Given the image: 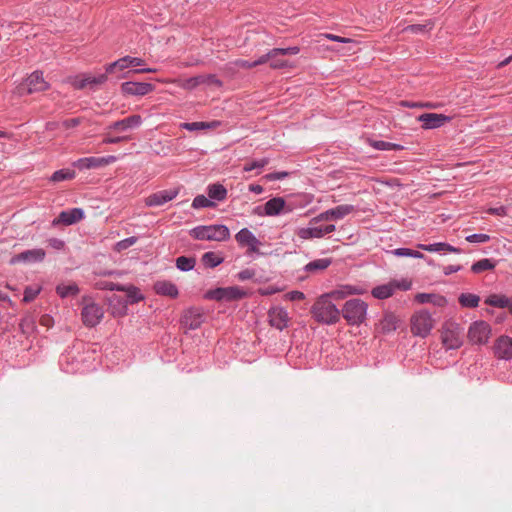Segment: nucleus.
Segmentation results:
<instances>
[{
    "label": "nucleus",
    "mask_w": 512,
    "mask_h": 512,
    "mask_svg": "<svg viewBox=\"0 0 512 512\" xmlns=\"http://www.w3.org/2000/svg\"><path fill=\"white\" fill-rule=\"evenodd\" d=\"M235 239L240 246L248 247L249 253H257L259 252L258 246L260 245V241L255 237V235L248 230L247 228L241 229L236 235Z\"/></svg>",
    "instance_id": "obj_16"
},
{
    "label": "nucleus",
    "mask_w": 512,
    "mask_h": 512,
    "mask_svg": "<svg viewBox=\"0 0 512 512\" xmlns=\"http://www.w3.org/2000/svg\"><path fill=\"white\" fill-rule=\"evenodd\" d=\"M354 211V206L349 204H343L339 205L335 208L326 210L319 215L315 216L311 219L310 224H316L322 221H329V220H340L343 219L345 216L349 215Z\"/></svg>",
    "instance_id": "obj_10"
},
{
    "label": "nucleus",
    "mask_w": 512,
    "mask_h": 512,
    "mask_svg": "<svg viewBox=\"0 0 512 512\" xmlns=\"http://www.w3.org/2000/svg\"><path fill=\"white\" fill-rule=\"evenodd\" d=\"M181 87L182 89L192 91L200 85L221 87L222 81L219 80L214 74H201L188 79H173L169 81Z\"/></svg>",
    "instance_id": "obj_5"
},
{
    "label": "nucleus",
    "mask_w": 512,
    "mask_h": 512,
    "mask_svg": "<svg viewBox=\"0 0 512 512\" xmlns=\"http://www.w3.org/2000/svg\"><path fill=\"white\" fill-rule=\"evenodd\" d=\"M130 65H128V62H127V58L126 56L125 57H122L110 64H108L106 66V73L107 74H111L113 73L115 70H119V71H122L126 68H129Z\"/></svg>",
    "instance_id": "obj_42"
},
{
    "label": "nucleus",
    "mask_w": 512,
    "mask_h": 512,
    "mask_svg": "<svg viewBox=\"0 0 512 512\" xmlns=\"http://www.w3.org/2000/svg\"><path fill=\"white\" fill-rule=\"evenodd\" d=\"M275 53H276V52H275V51H272V49H271V50H269L265 55H262V56H261L259 59H257L256 61H253V63H254V67H256V66H258V65L265 64V63H267V62H269V63H270V58H274V56H273V55H274Z\"/></svg>",
    "instance_id": "obj_53"
},
{
    "label": "nucleus",
    "mask_w": 512,
    "mask_h": 512,
    "mask_svg": "<svg viewBox=\"0 0 512 512\" xmlns=\"http://www.w3.org/2000/svg\"><path fill=\"white\" fill-rule=\"evenodd\" d=\"M296 235L302 240L318 238L317 227L310 226L305 228H299L296 230Z\"/></svg>",
    "instance_id": "obj_40"
},
{
    "label": "nucleus",
    "mask_w": 512,
    "mask_h": 512,
    "mask_svg": "<svg viewBox=\"0 0 512 512\" xmlns=\"http://www.w3.org/2000/svg\"><path fill=\"white\" fill-rule=\"evenodd\" d=\"M104 317L103 307L86 297L83 298L81 319L86 327H95Z\"/></svg>",
    "instance_id": "obj_6"
},
{
    "label": "nucleus",
    "mask_w": 512,
    "mask_h": 512,
    "mask_svg": "<svg viewBox=\"0 0 512 512\" xmlns=\"http://www.w3.org/2000/svg\"><path fill=\"white\" fill-rule=\"evenodd\" d=\"M127 294V303L133 304L139 302L144 299L143 295L140 293L139 289L135 286H126L125 291Z\"/></svg>",
    "instance_id": "obj_41"
},
{
    "label": "nucleus",
    "mask_w": 512,
    "mask_h": 512,
    "mask_svg": "<svg viewBox=\"0 0 512 512\" xmlns=\"http://www.w3.org/2000/svg\"><path fill=\"white\" fill-rule=\"evenodd\" d=\"M313 317L325 324H334L340 319L339 309L328 299V296H320L311 308Z\"/></svg>",
    "instance_id": "obj_1"
},
{
    "label": "nucleus",
    "mask_w": 512,
    "mask_h": 512,
    "mask_svg": "<svg viewBox=\"0 0 512 512\" xmlns=\"http://www.w3.org/2000/svg\"><path fill=\"white\" fill-rule=\"evenodd\" d=\"M488 213L498 215V216H505L506 215V208L504 206H499L496 208H489Z\"/></svg>",
    "instance_id": "obj_63"
},
{
    "label": "nucleus",
    "mask_w": 512,
    "mask_h": 512,
    "mask_svg": "<svg viewBox=\"0 0 512 512\" xmlns=\"http://www.w3.org/2000/svg\"><path fill=\"white\" fill-rule=\"evenodd\" d=\"M117 160L116 156L110 155L106 157H85L80 158L73 162V166L80 170L83 169H95L107 166L114 163Z\"/></svg>",
    "instance_id": "obj_11"
},
{
    "label": "nucleus",
    "mask_w": 512,
    "mask_h": 512,
    "mask_svg": "<svg viewBox=\"0 0 512 512\" xmlns=\"http://www.w3.org/2000/svg\"><path fill=\"white\" fill-rule=\"evenodd\" d=\"M255 275V272L251 269H244L241 272L238 273V279L240 281H245L253 278Z\"/></svg>",
    "instance_id": "obj_57"
},
{
    "label": "nucleus",
    "mask_w": 512,
    "mask_h": 512,
    "mask_svg": "<svg viewBox=\"0 0 512 512\" xmlns=\"http://www.w3.org/2000/svg\"><path fill=\"white\" fill-rule=\"evenodd\" d=\"M269 322L271 326L278 330H283L288 326L290 317L288 312L282 307H273L268 312Z\"/></svg>",
    "instance_id": "obj_19"
},
{
    "label": "nucleus",
    "mask_w": 512,
    "mask_h": 512,
    "mask_svg": "<svg viewBox=\"0 0 512 512\" xmlns=\"http://www.w3.org/2000/svg\"><path fill=\"white\" fill-rule=\"evenodd\" d=\"M458 301L462 307L475 308L479 305L480 297L472 293H462Z\"/></svg>",
    "instance_id": "obj_31"
},
{
    "label": "nucleus",
    "mask_w": 512,
    "mask_h": 512,
    "mask_svg": "<svg viewBox=\"0 0 512 512\" xmlns=\"http://www.w3.org/2000/svg\"><path fill=\"white\" fill-rule=\"evenodd\" d=\"M126 58L128 65H130V67H138L145 64V61L142 58L132 56H126Z\"/></svg>",
    "instance_id": "obj_59"
},
{
    "label": "nucleus",
    "mask_w": 512,
    "mask_h": 512,
    "mask_svg": "<svg viewBox=\"0 0 512 512\" xmlns=\"http://www.w3.org/2000/svg\"><path fill=\"white\" fill-rule=\"evenodd\" d=\"M268 163H269L268 158H262L260 160H255V161H252L251 163L245 164L243 169H244V171L249 172L254 169H261V168L265 167L266 165H268Z\"/></svg>",
    "instance_id": "obj_49"
},
{
    "label": "nucleus",
    "mask_w": 512,
    "mask_h": 512,
    "mask_svg": "<svg viewBox=\"0 0 512 512\" xmlns=\"http://www.w3.org/2000/svg\"><path fill=\"white\" fill-rule=\"evenodd\" d=\"M190 235L197 240L225 241L230 231L225 225L198 226L190 231Z\"/></svg>",
    "instance_id": "obj_3"
},
{
    "label": "nucleus",
    "mask_w": 512,
    "mask_h": 512,
    "mask_svg": "<svg viewBox=\"0 0 512 512\" xmlns=\"http://www.w3.org/2000/svg\"><path fill=\"white\" fill-rule=\"evenodd\" d=\"M157 294L175 298L178 296V289L175 284L170 281H157L154 285Z\"/></svg>",
    "instance_id": "obj_26"
},
{
    "label": "nucleus",
    "mask_w": 512,
    "mask_h": 512,
    "mask_svg": "<svg viewBox=\"0 0 512 512\" xmlns=\"http://www.w3.org/2000/svg\"><path fill=\"white\" fill-rule=\"evenodd\" d=\"M415 301L419 304L430 303L436 307H445L447 305L446 297L436 293H417Z\"/></svg>",
    "instance_id": "obj_23"
},
{
    "label": "nucleus",
    "mask_w": 512,
    "mask_h": 512,
    "mask_svg": "<svg viewBox=\"0 0 512 512\" xmlns=\"http://www.w3.org/2000/svg\"><path fill=\"white\" fill-rule=\"evenodd\" d=\"M214 203L206 198L204 195H198L192 202V207L195 209L213 207Z\"/></svg>",
    "instance_id": "obj_46"
},
{
    "label": "nucleus",
    "mask_w": 512,
    "mask_h": 512,
    "mask_svg": "<svg viewBox=\"0 0 512 512\" xmlns=\"http://www.w3.org/2000/svg\"><path fill=\"white\" fill-rule=\"evenodd\" d=\"M56 292L60 297L65 298L70 295H77L79 292V288L75 283H62L56 287Z\"/></svg>",
    "instance_id": "obj_32"
},
{
    "label": "nucleus",
    "mask_w": 512,
    "mask_h": 512,
    "mask_svg": "<svg viewBox=\"0 0 512 512\" xmlns=\"http://www.w3.org/2000/svg\"><path fill=\"white\" fill-rule=\"evenodd\" d=\"M322 36L324 38L328 39V40H331V41H337V42H341V43H350V42H352V40L350 38H345V37L337 36V35H334V34L326 33V34H323Z\"/></svg>",
    "instance_id": "obj_56"
},
{
    "label": "nucleus",
    "mask_w": 512,
    "mask_h": 512,
    "mask_svg": "<svg viewBox=\"0 0 512 512\" xmlns=\"http://www.w3.org/2000/svg\"><path fill=\"white\" fill-rule=\"evenodd\" d=\"M84 81L87 82L88 87L93 88V87L101 85V84H103V83H105L107 81V73L106 74H101V75H98V76H93V75H90V74H85L84 75Z\"/></svg>",
    "instance_id": "obj_45"
},
{
    "label": "nucleus",
    "mask_w": 512,
    "mask_h": 512,
    "mask_svg": "<svg viewBox=\"0 0 512 512\" xmlns=\"http://www.w3.org/2000/svg\"><path fill=\"white\" fill-rule=\"evenodd\" d=\"M441 340L447 349H458L463 343L462 329L455 323H446L441 331Z\"/></svg>",
    "instance_id": "obj_9"
},
{
    "label": "nucleus",
    "mask_w": 512,
    "mask_h": 512,
    "mask_svg": "<svg viewBox=\"0 0 512 512\" xmlns=\"http://www.w3.org/2000/svg\"><path fill=\"white\" fill-rule=\"evenodd\" d=\"M508 297L502 294H491L485 299V303L498 308H506Z\"/></svg>",
    "instance_id": "obj_35"
},
{
    "label": "nucleus",
    "mask_w": 512,
    "mask_h": 512,
    "mask_svg": "<svg viewBox=\"0 0 512 512\" xmlns=\"http://www.w3.org/2000/svg\"><path fill=\"white\" fill-rule=\"evenodd\" d=\"M136 242H137V237L132 236V237H129V238H126V239H123V240L117 242L115 244L114 249L117 252H121V251L133 246Z\"/></svg>",
    "instance_id": "obj_48"
},
{
    "label": "nucleus",
    "mask_w": 512,
    "mask_h": 512,
    "mask_svg": "<svg viewBox=\"0 0 512 512\" xmlns=\"http://www.w3.org/2000/svg\"><path fill=\"white\" fill-rule=\"evenodd\" d=\"M22 88L26 89L27 92L31 94L47 90L49 88V84L44 79L42 72L35 71L27 77L25 82L22 84Z\"/></svg>",
    "instance_id": "obj_12"
},
{
    "label": "nucleus",
    "mask_w": 512,
    "mask_h": 512,
    "mask_svg": "<svg viewBox=\"0 0 512 512\" xmlns=\"http://www.w3.org/2000/svg\"><path fill=\"white\" fill-rule=\"evenodd\" d=\"M371 145L377 150H399L402 147L398 144L385 142V141H373Z\"/></svg>",
    "instance_id": "obj_47"
},
{
    "label": "nucleus",
    "mask_w": 512,
    "mask_h": 512,
    "mask_svg": "<svg viewBox=\"0 0 512 512\" xmlns=\"http://www.w3.org/2000/svg\"><path fill=\"white\" fill-rule=\"evenodd\" d=\"M424 129H435L450 121V117L444 114L424 113L418 117Z\"/></svg>",
    "instance_id": "obj_17"
},
{
    "label": "nucleus",
    "mask_w": 512,
    "mask_h": 512,
    "mask_svg": "<svg viewBox=\"0 0 512 512\" xmlns=\"http://www.w3.org/2000/svg\"><path fill=\"white\" fill-rule=\"evenodd\" d=\"M196 263L195 258L180 256L176 259V267L181 271H190L194 268Z\"/></svg>",
    "instance_id": "obj_38"
},
{
    "label": "nucleus",
    "mask_w": 512,
    "mask_h": 512,
    "mask_svg": "<svg viewBox=\"0 0 512 512\" xmlns=\"http://www.w3.org/2000/svg\"><path fill=\"white\" fill-rule=\"evenodd\" d=\"M178 193L179 191L177 189L162 190L148 196L145 199V204L147 206H160L173 200Z\"/></svg>",
    "instance_id": "obj_20"
},
{
    "label": "nucleus",
    "mask_w": 512,
    "mask_h": 512,
    "mask_svg": "<svg viewBox=\"0 0 512 512\" xmlns=\"http://www.w3.org/2000/svg\"><path fill=\"white\" fill-rule=\"evenodd\" d=\"M142 123V118L140 115H132L123 120L114 122L110 128L114 130H126L128 128L137 127Z\"/></svg>",
    "instance_id": "obj_28"
},
{
    "label": "nucleus",
    "mask_w": 512,
    "mask_h": 512,
    "mask_svg": "<svg viewBox=\"0 0 512 512\" xmlns=\"http://www.w3.org/2000/svg\"><path fill=\"white\" fill-rule=\"evenodd\" d=\"M367 304L361 299L347 301L342 309L344 319L351 325H358L365 320Z\"/></svg>",
    "instance_id": "obj_4"
},
{
    "label": "nucleus",
    "mask_w": 512,
    "mask_h": 512,
    "mask_svg": "<svg viewBox=\"0 0 512 512\" xmlns=\"http://www.w3.org/2000/svg\"><path fill=\"white\" fill-rule=\"evenodd\" d=\"M46 256V253L43 249L37 248V249H31L26 250L24 252H21L15 256H13L9 263L11 265H15L18 263H36V262H42Z\"/></svg>",
    "instance_id": "obj_13"
},
{
    "label": "nucleus",
    "mask_w": 512,
    "mask_h": 512,
    "mask_svg": "<svg viewBox=\"0 0 512 512\" xmlns=\"http://www.w3.org/2000/svg\"><path fill=\"white\" fill-rule=\"evenodd\" d=\"M75 178V172L70 169H61L53 173L51 176V180L54 182H59L63 180H71Z\"/></svg>",
    "instance_id": "obj_44"
},
{
    "label": "nucleus",
    "mask_w": 512,
    "mask_h": 512,
    "mask_svg": "<svg viewBox=\"0 0 512 512\" xmlns=\"http://www.w3.org/2000/svg\"><path fill=\"white\" fill-rule=\"evenodd\" d=\"M287 176H288L287 172H276V173L267 174L265 177L268 180H281Z\"/></svg>",
    "instance_id": "obj_62"
},
{
    "label": "nucleus",
    "mask_w": 512,
    "mask_h": 512,
    "mask_svg": "<svg viewBox=\"0 0 512 512\" xmlns=\"http://www.w3.org/2000/svg\"><path fill=\"white\" fill-rule=\"evenodd\" d=\"M494 354L499 359H512V338L503 335L497 338L494 344Z\"/></svg>",
    "instance_id": "obj_18"
},
{
    "label": "nucleus",
    "mask_w": 512,
    "mask_h": 512,
    "mask_svg": "<svg viewBox=\"0 0 512 512\" xmlns=\"http://www.w3.org/2000/svg\"><path fill=\"white\" fill-rule=\"evenodd\" d=\"M361 293H362V291H360L359 289H357L355 287L345 286L340 289L334 290V291L330 292L329 294H325V296H328V299L334 298L336 300H341L349 295L361 294Z\"/></svg>",
    "instance_id": "obj_29"
},
{
    "label": "nucleus",
    "mask_w": 512,
    "mask_h": 512,
    "mask_svg": "<svg viewBox=\"0 0 512 512\" xmlns=\"http://www.w3.org/2000/svg\"><path fill=\"white\" fill-rule=\"evenodd\" d=\"M272 51H275L276 53L273 55L274 58H270V67L272 69H282L290 66V63L283 59L282 56L296 55L299 53L300 48L297 46L288 48H273Z\"/></svg>",
    "instance_id": "obj_14"
},
{
    "label": "nucleus",
    "mask_w": 512,
    "mask_h": 512,
    "mask_svg": "<svg viewBox=\"0 0 512 512\" xmlns=\"http://www.w3.org/2000/svg\"><path fill=\"white\" fill-rule=\"evenodd\" d=\"M202 313L198 309L187 310L181 320L184 328L189 330H196L202 324Z\"/></svg>",
    "instance_id": "obj_22"
},
{
    "label": "nucleus",
    "mask_w": 512,
    "mask_h": 512,
    "mask_svg": "<svg viewBox=\"0 0 512 512\" xmlns=\"http://www.w3.org/2000/svg\"><path fill=\"white\" fill-rule=\"evenodd\" d=\"M285 200L282 197H275L267 201L264 205L265 214L276 216L285 208Z\"/></svg>",
    "instance_id": "obj_27"
},
{
    "label": "nucleus",
    "mask_w": 512,
    "mask_h": 512,
    "mask_svg": "<svg viewBox=\"0 0 512 512\" xmlns=\"http://www.w3.org/2000/svg\"><path fill=\"white\" fill-rule=\"evenodd\" d=\"M490 239L487 234H472L466 237V240L470 243H485Z\"/></svg>",
    "instance_id": "obj_52"
},
{
    "label": "nucleus",
    "mask_w": 512,
    "mask_h": 512,
    "mask_svg": "<svg viewBox=\"0 0 512 512\" xmlns=\"http://www.w3.org/2000/svg\"><path fill=\"white\" fill-rule=\"evenodd\" d=\"M400 323V319L393 313H386L380 320L378 329L384 333L389 334L394 332Z\"/></svg>",
    "instance_id": "obj_24"
},
{
    "label": "nucleus",
    "mask_w": 512,
    "mask_h": 512,
    "mask_svg": "<svg viewBox=\"0 0 512 512\" xmlns=\"http://www.w3.org/2000/svg\"><path fill=\"white\" fill-rule=\"evenodd\" d=\"M391 253L393 255H395V256H398V257H403V256L410 257L411 249H408V248H398V249H395V250L391 251Z\"/></svg>",
    "instance_id": "obj_61"
},
{
    "label": "nucleus",
    "mask_w": 512,
    "mask_h": 512,
    "mask_svg": "<svg viewBox=\"0 0 512 512\" xmlns=\"http://www.w3.org/2000/svg\"><path fill=\"white\" fill-rule=\"evenodd\" d=\"M285 298L290 301L303 300L305 295L301 291H291L285 294Z\"/></svg>",
    "instance_id": "obj_54"
},
{
    "label": "nucleus",
    "mask_w": 512,
    "mask_h": 512,
    "mask_svg": "<svg viewBox=\"0 0 512 512\" xmlns=\"http://www.w3.org/2000/svg\"><path fill=\"white\" fill-rule=\"evenodd\" d=\"M218 125V122H192V123H183L181 126L189 131L206 129V128H214Z\"/></svg>",
    "instance_id": "obj_43"
},
{
    "label": "nucleus",
    "mask_w": 512,
    "mask_h": 512,
    "mask_svg": "<svg viewBox=\"0 0 512 512\" xmlns=\"http://www.w3.org/2000/svg\"><path fill=\"white\" fill-rule=\"evenodd\" d=\"M491 326L482 320L473 322L467 332L470 343L475 345H485L491 336Z\"/></svg>",
    "instance_id": "obj_7"
},
{
    "label": "nucleus",
    "mask_w": 512,
    "mask_h": 512,
    "mask_svg": "<svg viewBox=\"0 0 512 512\" xmlns=\"http://www.w3.org/2000/svg\"><path fill=\"white\" fill-rule=\"evenodd\" d=\"M201 260L206 267L214 268L220 265L223 262L224 258L215 252H206L205 254H203Z\"/></svg>",
    "instance_id": "obj_33"
},
{
    "label": "nucleus",
    "mask_w": 512,
    "mask_h": 512,
    "mask_svg": "<svg viewBox=\"0 0 512 512\" xmlns=\"http://www.w3.org/2000/svg\"><path fill=\"white\" fill-rule=\"evenodd\" d=\"M417 247L421 250L427 252H450V253H460L461 250L456 248L448 243L439 242L434 244H418Z\"/></svg>",
    "instance_id": "obj_25"
},
{
    "label": "nucleus",
    "mask_w": 512,
    "mask_h": 512,
    "mask_svg": "<svg viewBox=\"0 0 512 512\" xmlns=\"http://www.w3.org/2000/svg\"><path fill=\"white\" fill-rule=\"evenodd\" d=\"M330 264H331L330 259L322 258V259H317V260L309 262L306 265L305 269L308 272H315V271L325 270L326 268L329 267Z\"/></svg>",
    "instance_id": "obj_36"
},
{
    "label": "nucleus",
    "mask_w": 512,
    "mask_h": 512,
    "mask_svg": "<svg viewBox=\"0 0 512 512\" xmlns=\"http://www.w3.org/2000/svg\"><path fill=\"white\" fill-rule=\"evenodd\" d=\"M461 269L460 265H448L443 268V272L445 275H450L452 273H456Z\"/></svg>",
    "instance_id": "obj_64"
},
{
    "label": "nucleus",
    "mask_w": 512,
    "mask_h": 512,
    "mask_svg": "<svg viewBox=\"0 0 512 512\" xmlns=\"http://www.w3.org/2000/svg\"><path fill=\"white\" fill-rule=\"evenodd\" d=\"M494 268L495 264L490 259L487 258L481 259L471 266L472 272L477 274L483 271L493 270Z\"/></svg>",
    "instance_id": "obj_39"
},
{
    "label": "nucleus",
    "mask_w": 512,
    "mask_h": 512,
    "mask_svg": "<svg viewBox=\"0 0 512 512\" xmlns=\"http://www.w3.org/2000/svg\"><path fill=\"white\" fill-rule=\"evenodd\" d=\"M40 291H41L40 287H31V286L26 287L25 291H24L23 301L26 303L33 301L37 297V295L40 293Z\"/></svg>",
    "instance_id": "obj_50"
},
{
    "label": "nucleus",
    "mask_w": 512,
    "mask_h": 512,
    "mask_svg": "<svg viewBox=\"0 0 512 512\" xmlns=\"http://www.w3.org/2000/svg\"><path fill=\"white\" fill-rule=\"evenodd\" d=\"M72 85L76 89H84L88 87L87 82L84 81V75L75 77L72 81Z\"/></svg>",
    "instance_id": "obj_55"
},
{
    "label": "nucleus",
    "mask_w": 512,
    "mask_h": 512,
    "mask_svg": "<svg viewBox=\"0 0 512 512\" xmlns=\"http://www.w3.org/2000/svg\"><path fill=\"white\" fill-rule=\"evenodd\" d=\"M391 284L393 286L394 291H396V290L407 291V290L411 289V287H412V281L408 280V279L392 280Z\"/></svg>",
    "instance_id": "obj_51"
},
{
    "label": "nucleus",
    "mask_w": 512,
    "mask_h": 512,
    "mask_svg": "<svg viewBox=\"0 0 512 512\" xmlns=\"http://www.w3.org/2000/svg\"><path fill=\"white\" fill-rule=\"evenodd\" d=\"M84 216L83 210L80 208H73L68 211H63L59 214V216L54 219L53 224H64V225H72L78 221H80Z\"/></svg>",
    "instance_id": "obj_21"
},
{
    "label": "nucleus",
    "mask_w": 512,
    "mask_h": 512,
    "mask_svg": "<svg viewBox=\"0 0 512 512\" xmlns=\"http://www.w3.org/2000/svg\"><path fill=\"white\" fill-rule=\"evenodd\" d=\"M233 64L238 68L251 69L254 68V63L244 59H237Z\"/></svg>",
    "instance_id": "obj_58"
},
{
    "label": "nucleus",
    "mask_w": 512,
    "mask_h": 512,
    "mask_svg": "<svg viewBox=\"0 0 512 512\" xmlns=\"http://www.w3.org/2000/svg\"><path fill=\"white\" fill-rule=\"evenodd\" d=\"M436 324V320L425 309L415 311L410 318V330L414 336L426 338Z\"/></svg>",
    "instance_id": "obj_2"
},
{
    "label": "nucleus",
    "mask_w": 512,
    "mask_h": 512,
    "mask_svg": "<svg viewBox=\"0 0 512 512\" xmlns=\"http://www.w3.org/2000/svg\"><path fill=\"white\" fill-rule=\"evenodd\" d=\"M80 123H81L80 118H72V119L64 120L62 122V125L64 128L70 129V128H74V127L78 126Z\"/></svg>",
    "instance_id": "obj_60"
},
{
    "label": "nucleus",
    "mask_w": 512,
    "mask_h": 512,
    "mask_svg": "<svg viewBox=\"0 0 512 512\" xmlns=\"http://www.w3.org/2000/svg\"><path fill=\"white\" fill-rule=\"evenodd\" d=\"M227 191L223 185L213 184L209 186L208 195L212 199L222 201L226 198Z\"/></svg>",
    "instance_id": "obj_37"
},
{
    "label": "nucleus",
    "mask_w": 512,
    "mask_h": 512,
    "mask_svg": "<svg viewBox=\"0 0 512 512\" xmlns=\"http://www.w3.org/2000/svg\"><path fill=\"white\" fill-rule=\"evenodd\" d=\"M154 90V86L145 82L128 81L121 84V91L124 95L144 96Z\"/></svg>",
    "instance_id": "obj_15"
},
{
    "label": "nucleus",
    "mask_w": 512,
    "mask_h": 512,
    "mask_svg": "<svg viewBox=\"0 0 512 512\" xmlns=\"http://www.w3.org/2000/svg\"><path fill=\"white\" fill-rule=\"evenodd\" d=\"M246 296V292L237 287H225V288H216L213 290H209L205 293V299L215 300V301H234L239 300Z\"/></svg>",
    "instance_id": "obj_8"
},
{
    "label": "nucleus",
    "mask_w": 512,
    "mask_h": 512,
    "mask_svg": "<svg viewBox=\"0 0 512 512\" xmlns=\"http://www.w3.org/2000/svg\"><path fill=\"white\" fill-rule=\"evenodd\" d=\"M395 293L391 281L373 288L371 294L377 299H386Z\"/></svg>",
    "instance_id": "obj_30"
},
{
    "label": "nucleus",
    "mask_w": 512,
    "mask_h": 512,
    "mask_svg": "<svg viewBox=\"0 0 512 512\" xmlns=\"http://www.w3.org/2000/svg\"><path fill=\"white\" fill-rule=\"evenodd\" d=\"M434 26V22L431 20L426 21L425 24H413L406 26L403 31L412 34L425 33L430 31Z\"/></svg>",
    "instance_id": "obj_34"
}]
</instances>
